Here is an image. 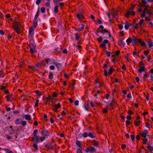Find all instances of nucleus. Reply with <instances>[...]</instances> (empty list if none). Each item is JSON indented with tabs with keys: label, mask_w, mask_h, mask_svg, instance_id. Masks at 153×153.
Returning a JSON list of instances; mask_svg holds the SVG:
<instances>
[{
	"label": "nucleus",
	"mask_w": 153,
	"mask_h": 153,
	"mask_svg": "<svg viewBox=\"0 0 153 153\" xmlns=\"http://www.w3.org/2000/svg\"><path fill=\"white\" fill-rule=\"evenodd\" d=\"M135 7V6L134 4L131 5L130 7V10H133Z\"/></svg>",
	"instance_id": "56"
},
{
	"label": "nucleus",
	"mask_w": 153,
	"mask_h": 153,
	"mask_svg": "<svg viewBox=\"0 0 153 153\" xmlns=\"http://www.w3.org/2000/svg\"><path fill=\"white\" fill-rule=\"evenodd\" d=\"M30 51L31 53H34L36 52V51L35 48H30Z\"/></svg>",
	"instance_id": "36"
},
{
	"label": "nucleus",
	"mask_w": 153,
	"mask_h": 153,
	"mask_svg": "<svg viewBox=\"0 0 153 153\" xmlns=\"http://www.w3.org/2000/svg\"><path fill=\"white\" fill-rule=\"evenodd\" d=\"M105 53L109 57L110 56V52H109V51H106L105 52Z\"/></svg>",
	"instance_id": "53"
},
{
	"label": "nucleus",
	"mask_w": 153,
	"mask_h": 153,
	"mask_svg": "<svg viewBox=\"0 0 153 153\" xmlns=\"http://www.w3.org/2000/svg\"><path fill=\"white\" fill-rule=\"evenodd\" d=\"M45 8L44 7H42L41 9V12L42 13H45Z\"/></svg>",
	"instance_id": "44"
},
{
	"label": "nucleus",
	"mask_w": 153,
	"mask_h": 153,
	"mask_svg": "<svg viewBox=\"0 0 153 153\" xmlns=\"http://www.w3.org/2000/svg\"><path fill=\"white\" fill-rule=\"evenodd\" d=\"M19 27L20 26L15 25L13 26V28L15 30L18 34H19L20 33V31H19Z\"/></svg>",
	"instance_id": "9"
},
{
	"label": "nucleus",
	"mask_w": 153,
	"mask_h": 153,
	"mask_svg": "<svg viewBox=\"0 0 153 153\" xmlns=\"http://www.w3.org/2000/svg\"><path fill=\"white\" fill-rule=\"evenodd\" d=\"M37 23H38L37 19H34L33 21V25L32 26H33V27H36L38 25Z\"/></svg>",
	"instance_id": "15"
},
{
	"label": "nucleus",
	"mask_w": 153,
	"mask_h": 153,
	"mask_svg": "<svg viewBox=\"0 0 153 153\" xmlns=\"http://www.w3.org/2000/svg\"><path fill=\"white\" fill-rule=\"evenodd\" d=\"M57 68H59L61 65V64L56 62H55L54 64Z\"/></svg>",
	"instance_id": "29"
},
{
	"label": "nucleus",
	"mask_w": 153,
	"mask_h": 153,
	"mask_svg": "<svg viewBox=\"0 0 153 153\" xmlns=\"http://www.w3.org/2000/svg\"><path fill=\"white\" fill-rule=\"evenodd\" d=\"M74 35L75 36V39L76 41L78 40H79V38H80V35L78 33H76L74 34Z\"/></svg>",
	"instance_id": "20"
},
{
	"label": "nucleus",
	"mask_w": 153,
	"mask_h": 153,
	"mask_svg": "<svg viewBox=\"0 0 153 153\" xmlns=\"http://www.w3.org/2000/svg\"><path fill=\"white\" fill-rule=\"evenodd\" d=\"M131 137L132 141H134V140L135 139V136L134 135H130Z\"/></svg>",
	"instance_id": "51"
},
{
	"label": "nucleus",
	"mask_w": 153,
	"mask_h": 153,
	"mask_svg": "<svg viewBox=\"0 0 153 153\" xmlns=\"http://www.w3.org/2000/svg\"><path fill=\"white\" fill-rule=\"evenodd\" d=\"M35 27H33V26H32L30 28L29 31V35L28 36L30 37L33 34V31Z\"/></svg>",
	"instance_id": "8"
},
{
	"label": "nucleus",
	"mask_w": 153,
	"mask_h": 153,
	"mask_svg": "<svg viewBox=\"0 0 153 153\" xmlns=\"http://www.w3.org/2000/svg\"><path fill=\"white\" fill-rule=\"evenodd\" d=\"M76 144L77 145L79 148H81V145L80 142L79 140H77L76 142Z\"/></svg>",
	"instance_id": "30"
},
{
	"label": "nucleus",
	"mask_w": 153,
	"mask_h": 153,
	"mask_svg": "<svg viewBox=\"0 0 153 153\" xmlns=\"http://www.w3.org/2000/svg\"><path fill=\"white\" fill-rule=\"evenodd\" d=\"M39 9H38L36 13V14L35 16V17H34V19H37V18H38L39 16Z\"/></svg>",
	"instance_id": "24"
},
{
	"label": "nucleus",
	"mask_w": 153,
	"mask_h": 153,
	"mask_svg": "<svg viewBox=\"0 0 153 153\" xmlns=\"http://www.w3.org/2000/svg\"><path fill=\"white\" fill-rule=\"evenodd\" d=\"M130 13V10H129V11H128L125 15V17H129Z\"/></svg>",
	"instance_id": "39"
},
{
	"label": "nucleus",
	"mask_w": 153,
	"mask_h": 153,
	"mask_svg": "<svg viewBox=\"0 0 153 153\" xmlns=\"http://www.w3.org/2000/svg\"><path fill=\"white\" fill-rule=\"evenodd\" d=\"M38 132V130L37 129H35L34 130L33 134L34 135V136H37V134Z\"/></svg>",
	"instance_id": "40"
},
{
	"label": "nucleus",
	"mask_w": 153,
	"mask_h": 153,
	"mask_svg": "<svg viewBox=\"0 0 153 153\" xmlns=\"http://www.w3.org/2000/svg\"><path fill=\"white\" fill-rule=\"evenodd\" d=\"M32 141L33 143H37L38 142H40V141H39V137L38 136H33L32 137Z\"/></svg>",
	"instance_id": "5"
},
{
	"label": "nucleus",
	"mask_w": 153,
	"mask_h": 153,
	"mask_svg": "<svg viewBox=\"0 0 153 153\" xmlns=\"http://www.w3.org/2000/svg\"><path fill=\"white\" fill-rule=\"evenodd\" d=\"M108 111V110L107 108H104L103 110V112L104 113H105Z\"/></svg>",
	"instance_id": "60"
},
{
	"label": "nucleus",
	"mask_w": 153,
	"mask_h": 153,
	"mask_svg": "<svg viewBox=\"0 0 153 153\" xmlns=\"http://www.w3.org/2000/svg\"><path fill=\"white\" fill-rule=\"evenodd\" d=\"M115 103V102L113 100L109 104V105L111 106H112L113 105H114V103Z\"/></svg>",
	"instance_id": "50"
},
{
	"label": "nucleus",
	"mask_w": 153,
	"mask_h": 153,
	"mask_svg": "<svg viewBox=\"0 0 153 153\" xmlns=\"http://www.w3.org/2000/svg\"><path fill=\"white\" fill-rule=\"evenodd\" d=\"M144 22V20L143 19H141L140 20V21L139 23V24L141 26L142 25V24Z\"/></svg>",
	"instance_id": "48"
},
{
	"label": "nucleus",
	"mask_w": 153,
	"mask_h": 153,
	"mask_svg": "<svg viewBox=\"0 0 153 153\" xmlns=\"http://www.w3.org/2000/svg\"><path fill=\"white\" fill-rule=\"evenodd\" d=\"M82 136L84 137H87V136H88L92 138L94 137V136L93 133L92 132H90L88 133L87 132H85L82 134Z\"/></svg>",
	"instance_id": "1"
},
{
	"label": "nucleus",
	"mask_w": 153,
	"mask_h": 153,
	"mask_svg": "<svg viewBox=\"0 0 153 153\" xmlns=\"http://www.w3.org/2000/svg\"><path fill=\"white\" fill-rule=\"evenodd\" d=\"M24 117L27 120H30L31 119V117L30 115L26 114L24 116Z\"/></svg>",
	"instance_id": "14"
},
{
	"label": "nucleus",
	"mask_w": 153,
	"mask_h": 153,
	"mask_svg": "<svg viewBox=\"0 0 153 153\" xmlns=\"http://www.w3.org/2000/svg\"><path fill=\"white\" fill-rule=\"evenodd\" d=\"M77 153H82V151L79 149H77Z\"/></svg>",
	"instance_id": "63"
},
{
	"label": "nucleus",
	"mask_w": 153,
	"mask_h": 153,
	"mask_svg": "<svg viewBox=\"0 0 153 153\" xmlns=\"http://www.w3.org/2000/svg\"><path fill=\"white\" fill-rule=\"evenodd\" d=\"M61 107V105L60 104H58L57 105H55V108L56 109H59Z\"/></svg>",
	"instance_id": "41"
},
{
	"label": "nucleus",
	"mask_w": 153,
	"mask_h": 153,
	"mask_svg": "<svg viewBox=\"0 0 153 153\" xmlns=\"http://www.w3.org/2000/svg\"><path fill=\"white\" fill-rule=\"evenodd\" d=\"M44 102L46 105H47L48 101H49L48 100H47L46 98L45 99H44Z\"/></svg>",
	"instance_id": "61"
},
{
	"label": "nucleus",
	"mask_w": 153,
	"mask_h": 153,
	"mask_svg": "<svg viewBox=\"0 0 153 153\" xmlns=\"http://www.w3.org/2000/svg\"><path fill=\"white\" fill-rule=\"evenodd\" d=\"M149 53V52L147 51H144V53L145 56H147Z\"/></svg>",
	"instance_id": "54"
},
{
	"label": "nucleus",
	"mask_w": 153,
	"mask_h": 153,
	"mask_svg": "<svg viewBox=\"0 0 153 153\" xmlns=\"http://www.w3.org/2000/svg\"><path fill=\"white\" fill-rule=\"evenodd\" d=\"M104 75L105 76H108V71L106 70H104Z\"/></svg>",
	"instance_id": "55"
},
{
	"label": "nucleus",
	"mask_w": 153,
	"mask_h": 153,
	"mask_svg": "<svg viewBox=\"0 0 153 153\" xmlns=\"http://www.w3.org/2000/svg\"><path fill=\"white\" fill-rule=\"evenodd\" d=\"M6 99H7V102L10 101L12 100V96L10 95H7L6 97Z\"/></svg>",
	"instance_id": "13"
},
{
	"label": "nucleus",
	"mask_w": 153,
	"mask_h": 153,
	"mask_svg": "<svg viewBox=\"0 0 153 153\" xmlns=\"http://www.w3.org/2000/svg\"><path fill=\"white\" fill-rule=\"evenodd\" d=\"M112 72H113V70H112V68H110L109 69V70H108V73L109 74L111 75L112 74Z\"/></svg>",
	"instance_id": "43"
},
{
	"label": "nucleus",
	"mask_w": 153,
	"mask_h": 153,
	"mask_svg": "<svg viewBox=\"0 0 153 153\" xmlns=\"http://www.w3.org/2000/svg\"><path fill=\"white\" fill-rule=\"evenodd\" d=\"M27 122L25 121H24L21 122V124L23 126H25Z\"/></svg>",
	"instance_id": "47"
},
{
	"label": "nucleus",
	"mask_w": 153,
	"mask_h": 153,
	"mask_svg": "<svg viewBox=\"0 0 153 153\" xmlns=\"http://www.w3.org/2000/svg\"><path fill=\"white\" fill-rule=\"evenodd\" d=\"M45 137H39V141L40 140V142H42L45 139Z\"/></svg>",
	"instance_id": "31"
},
{
	"label": "nucleus",
	"mask_w": 153,
	"mask_h": 153,
	"mask_svg": "<svg viewBox=\"0 0 153 153\" xmlns=\"http://www.w3.org/2000/svg\"><path fill=\"white\" fill-rule=\"evenodd\" d=\"M97 40L100 43L103 40V38L102 36H100L99 38H98L97 39Z\"/></svg>",
	"instance_id": "37"
},
{
	"label": "nucleus",
	"mask_w": 153,
	"mask_h": 153,
	"mask_svg": "<svg viewBox=\"0 0 153 153\" xmlns=\"http://www.w3.org/2000/svg\"><path fill=\"white\" fill-rule=\"evenodd\" d=\"M47 100L49 101H50L51 100H52L53 99L51 97V96H49L47 98H46Z\"/></svg>",
	"instance_id": "46"
},
{
	"label": "nucleus",
	"mask_w": 153,
	"mask_h": 153,
	"mask_svg": "<svg viewBox=\"0 0 153 153\" xmlns=\"http://www.w3.org/2000/svg\"><path fill=\"white\" fill-rule=\"evenodd\" d=\"M143 143L144 144H146L147 142V139L146 138H144L143 139Z\"/></svg>",
	"instance_id": "45"
},
{
	"label": "nucleus",
	"mask_w": 153,
	"mask_h": 153,
	"mask_svg": "<svg viewBox=\"0 0 153 153\" xmlns=\"http://www.w3.org/2000/svg\"><path fill=\"white\" fill-rule=\"evenodd\" d=\"M29 47L30 48H35V47L34 45V44L32 43H30L29 44Z\"/></svg>",
	"instance_id": "35"
},
{
	"label": "nucleus",
	"mask_w": 153,
	"mask_h": 153,
	"mask_svg": "<svg viewBox=\"0 0 153 153\" xmlns=\"http://www.w3.org/2000/svg\"><path fill=\"white\" fill-rule=\"evenodd\" d=\"M100 31L102 34H104V33H107V35H108L109 38H111V37L110 32L105 29H103L102 30Z\"/></svg>",
	"instance_id": "7"
},
{
	"label": "nucleus",
	"mask_w": 153,
	"mask_h": 153,
	"mask_svg": "<svg viewBox=\"0 0 153 153\" xmlns=\"http://www.w3.org/2000/svg\"><path fill=\"white\" fill-rule=\"evenodd\" d=\"M34 144L32 146L36 149L37 150L38 148V146L36 144L37 143H33Z\"/></svg>",
	"instance_id": "38"
},
{
	"label": "nucleus",
	"mask_w": 153,
	"mask_h": 153,
	"mask_svg": "<svg viewBox=\"0 0 153 153\" xmlns=\"http://www.w3.org/2000/svg\"><path fill=\"white\" fill-rule=\"evenodd\" d=\"M100 46L101 48L105 47L106 46V45L103 42L100 44Z\"/></svg>",
	"instance_id": "42"
},
{
	"label": "nucleus",
	"mask_w": 153,
	"mask_h": 153,
	"mask_svg": "<svg viewBox=\"0 0 153 153\" xmlns=\"http://www.w3.org/2000/svg\"><path fill=\"white\" fill-rule=\"evenodd\" d=\"M49 68L50 69L52 70H54L55 69L54 66L53 65L50 66Z\"/></svg>",
	"instance_id": "58"
},
{
	"label": "nucleus",
	"mask_w": 153,
	"mask_h": 153,
	"mask_svg": "<svg viewBox=\"0 0 153 153\" xmlns=\"http://www.w3.org/2000/svg\"><path fill=\"white\" fill-rule=\"evenodd\" d=\"M148 133V132L147 130L145 129L144 130V132L142 134L141 136L144 138H146V137Z\"/></svg>",
	"instance_id": "10"
},
{
	"label": "nucleus",
	"mask_w": 153,
	"mask_h": 153,
	"mask_svg": "<svg viewBox=\"0 0 153 153\" xmlns=\"http://www.w3.org/2000/svg\"><path fill=\"white\" fill-rule=\"evenodd\" d=\"M45 5L47 7L49 8L50 5V4L49 2H47L46 3Z\"/></svg>",
	"instance_id": "52"
},
{
	"label": "nucleus",
	"mask_w": 153,
	"mask_h": 153,
	"mask_svg": "<svg viewBox=\"0 0 153 153\" xmlns=\"http://www.w3.org/2000/svg\"><path fill=\"white\" fill-rule=\"evenodd\" d=\"M148 149L149 151L150 152H152L153 150V147L151 146H148Z\"/></svg>",
	"instance_id": "33"
},
{
	"label": "nucleus",
	"mask_w": 153,
	"mask_h": 153,
	"mask_svg": "<svg viewBox=\"0 0 153 153\" xmlns=\"http://www.w3.org/2000/svg\"><path fill=\"white\" fill-rule=\"evenodd\" d=\"M43 64L42 63H39L38 64H36V65L37 66H39L41 67L42 66V65Z\"/></svg>",
	"instance_id": "59"
},
{
	"label": "nucleus",
	"mask_w": 153,
	"mask_h": 153,
	"mask_svg": "<svg viewBox=\"0 0 153 153\" xmlns=\"http://www.w3.org/2000/svg\"><path fill=\"white\" fill-rule=\"evenodd\" d=\"M114 14H115V10L114 9H112V12L111 13V14L112 15H113Z\"/></svg>",
	"instance_id": "64"
},
{
	"label": "nucleus",
	"mask_w": 153,
	"mask_h": 153,
	"mask_svg": "<svg viewBox=\"0 0 153 153\" xmlns=\"http://www.w3.org/2000/svg\"><path fill=\"white\" fill-rule=\"evenodd\" d=\"M123 39L120 38H119L118 39V44L121 47H123L125 46V43L123 41Z\"/></svg>",
	"instance_id": "3"
},
{
	"label": "nucleus",
	"mask_w": 153,
	"mask_h": 153,
	"mask_svg": "<svg viewBox=\"0 0 153 153\" xmlns=\"http://www.w3.org/2000/svg\"><path fill=\"white\" fill-rule=\"evenodd\" d=\"M118 26H119V28L120 29L122 30L123 29V25L122 24H119L118 25Z\"/></svg>",
	"instance_id": "62"
},
{
	"label": "nucleus",
	"mask_w": 153,
	"mask_h": 153,
	"mask_svg": "<svg viewBox=\"0 0 153 153\" xmlns=\"http://www.w3.org/2000/svg\"><path fill=\"white\" fill-rule=\"evenodd\" d=\"M85 151L87 152H95L96 151V150L94 147L90 146L86 148L85 149Z\"/></svg>",
	"instance_id": "2"
},
{
	"label": "nucleus",
	"mask_w": 153,
	"mask_h": 153,
	"mask_svg": "<svg viewBox=\"0 0 153 153\" xmlns=\"http://www.w3.org/2000/svg\"><path fill=\"white\" fill-rule=\"evenodd\" d=\"M145 68L144 66H142L140 69L138 70V71L141 73L142 71H145Z\"/></svg>",
	"instance_id": "17"
},
{
	"label": "nucleus",
	"mask_w": 153,
	"mask_h": 153,
	"mask_svg": "<svg viewBox=\"0 0 153 153\" xmlns=\"http://www.w3.org/2000/svg\"><path fill=\"white\" fill-rule=\"evenodd\" d=\"M148 44L150 48H151L153 46V42L151 41H148Z\"/></svg>",
	"instance_id": "21"
},
{
	"label": "nucleus",
	"mask_w": 153,
	"mask_h": 153,
	"mask_svg": "<svg viewBox=\"0 0 153 153\" xmlns=\"http://www.w3.org/2000/svg\"><path fill=\"white\" fill-rule=\"evenodd\" d=\"M6 153H14L13 152L9 150L8 149H6Z\"/></svg>",
	"instance_id": "57"
},
{
	"label": "nucleus",
	"mask_w": 153,
	"mask_h": 153,
	"mask_svg": "<svg viewBox=\"0 0 153 153\" xmlns=\"http://www.w3.org/2000/svg\"><path fill=\"white\" fill-rule=\"evenodd\" d=\"M41 133L42 135L45 136H48L50 135L49 132L45 129H42L41 131Z\"/></svg>",
	"instance_id": "4"
},
{
	"label": "nucleus",
	"mask_w": 153,
	"mask_h": 153,
	"mask_svg": "<svg viewBox=\"0 0 153 153\" xmlns=\"http://www.w3.org/2000/svg\"><path fill=\"white\" fill-rule=\"evenodd\" d=\"M54 11L56 13H57L58 12V6L56 5L54 8Z\"/></svg>",
	"instance_id": "27"
},
{
	"label": "nucleus",
	"mask_w": 153,
	"mask_h": 153,
	"mask_svg": "<svg viewBox=\"0 0 153 153\" xmlns=\"http://www.w3.org/2000/svg\"><path fill=\"white\" fill-rule=\"evenodd\" d=\"M132 42L133 44H136L137 42V38L135 36H133V38L132 39Z\"/></svg>",
	"instance_id": "18"
},
{
	"label": "nucleus",
	"mask_w": 153,
	"mask_h": 153,
	"mask_svg": "<svg viewBox=\"0 0 153 153\" xmlns=\"http://www.w3.org/2000/svg\"><path fill=\"white\" fill-rule=\"evenodd\" d=\"M49 79L52 80L53 78V73H50L49 75L48 76Z\"/></svg>",
	"instance_id": "26"
},
{
	"label": "nucleus",
	"mask_w": 153,
	"mask_h": 153,
	"mask_svg": "<svg viewBox=\"0 0 153 153\" xmlns=\"http://www.w3.org/2000/svg\"><path fill=\"white\" fill-rule=\"evenodd\" d=\"M84 25L82 24V27H80L78 29H76V30L78 31V32H80L82 30L84 27Z\"/></svg>",
	"instance_id": "22"
},
{
	"label": "nucleus",
	"mask_w": 153,
	"mask_h": 153,
	"mask_svg": "<svg viewBox=\"0 0 153 153\" xmlns=\"http://www.w3.org/2000/svg\"><path fill=\"white\" fill-rule=\"evenodd\" d=\"M46 147L50 149H52L53 148L52 145L51 143L46 144Z\"/></svg>",
	"instance_id": "19"
},
{
	"label": "nucleus",
	"mask_w": 153,
	"mask_h": 153,
	"mask_svg": "<svg viewBox=\"0 0 153 153\" xmlns=\"http://www.w3.org/2000/svg\"><path fill=\"white\" fill-rule=\"evenodd\" d=\"M56 5L58 6H59L61 7L64 6V4L63 3L58 2L57 3H56Z\"/></svg>",
	"instance_id": "32"
},
{
	"label": "nucleus",
	"mask_w": 153,
	"mask_h": 153,
	"mask_svg": "<svg viewBox=\"0 0 153 153\" xmlns=\"http://www.w3.org/2000/svg\"><path fill=\"white\" fill-rule=\"evenodd\" d=\"M91 143L94 146L97 147L98 146V142L97 141H96V140H93V141H92Z\"/></svg>",
	"instance_id": "16"
},
{
	"label": "nucleus",
	"mask_w": 153,
	"mask_h": 153,
	"mask_svg": "<svg viewBox=\"0 0 153 153\" xmlns=\"http://www.w3.org/2000/svg\"><path fill=\"white\" fill-rule=\"evenodd\" d=\"M35 92L36 94L39 97L42 95L41 93L38 90L36 91Z\"/></svg>",
	"instance_id": "34"
},
{
	"label": "nucleus",
	"mask_w": 153,
	"mask_h": 153,
	"mask_svg": "<svg viewBox=\"0 0 153 153\" xmlns=\"http://www.w3.org/2000/svg\"><path fill=\"white\" fill-rule=\"evenodd\" d=\"M45 61L47 64H54L55 61L54 59L48 58L45 60Z\"/></svg>",
	"instance_id": "6"
},
{
	"label": "nucleus",
	"mask_w": 153,
	"mask_h": 153,
	"mask_svg": "<svg viewBox=\"0 0 153 153\" xmlns=\"http://www.w3.org/2000/svg\"><path fill=\"white\" fill-rule=\"evenodd\" d=\"M76 16L79 19H82L83 18V16L82 15L78 14L76 15Z\"/></svg>",
	"instance_id": "23"
},
{
	"label": "nucleus",
	"mask_w": 153,
	"mask_h": 153,
	"mask_svg": "<svg viewBox=\"0 0 153 153\" xmlns=\"http://www.w3.org/2000/svg\"><path fill=\"white\" fill-rule=\"evenodd\" d=\"M132 39L131 38H128L126 40V42L128 45H129V43L132 42Z\"/></svg>",
	"instance_id": "25"
},
{
	"label": "nucleus",
	"mask_w": 153,
	"mask_h": 153,
	"mask_svg": "<svg viewBox=\"0 0 153 153\" xmlns=\"http://www.w3.org/2000/svg\"><path fill=\"white\" fill-rule=\"evenodd\" d=\"M21 123V121L20 119L18 118L16 119L15 121V123L18 124L20 123Z\"/></svg>",
	"instance_id": "28"
},
{
	"label": "nucleus",
	"mask_w": 153,
	"mask_h": 153,
	"mask_svg": "<svg viewBox=\"0 0 153 153\" xmlns=\"http://www.w3.org/2000/svg\"><path fill=\"white\" fill-rule=\"evenodd\" d=\"M134 125L136 126H138L139 124V123L138 121H134Z\"/></svg>",
	"instance_id": "49"
},
{
	"label": "nucleus",
	"mask_w": 153,
	"mask_h": 153,
	"mask_svg": "<svg viewBox=\"0 0 153 153\" xmlns=\"http://www.w3.org/2000/svg\"><path fill=\"white\" fill-rule=\"evenodd\" d=\"M125 28L127 30L128 29L129 26L131 25V24L129 23L128 22L126 21L125 23Z\"/></svg>",
	"instance_id": "11"
},
{
	"label": "nucleus",
	"mask_w": 153,
	"mask_h": 153,
	"mask_svg": "<svg viewBox=\"0 0 153 153\" xmlns=\"http://www.w3.org/2000/svg\"><path fill=\"white\" fill-rule=\"evenodd\" d=\"M147 11H148V9H144L143 11L142 12V13L140 15L141 17L142 18L144 17Z\"/></svg>",
	"instance_id": "12"
}]
</instances>
